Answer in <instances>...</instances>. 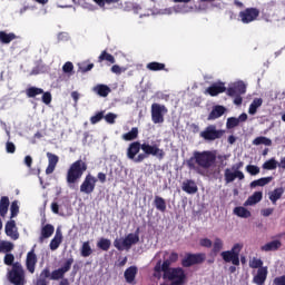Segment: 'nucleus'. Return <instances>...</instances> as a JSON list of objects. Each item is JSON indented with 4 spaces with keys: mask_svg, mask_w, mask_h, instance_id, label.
<instances>
[{
    "mask_svg": "<svg viewBox=\"0 0 285 285\" xmlns=\"http://www.w3.org/2000/svg\"><path fill=\"white\" fill-rule=\"evenodd\" d=\"M147 70H150L151 72H159L161 70H167V69L165 63L153 61L147 63Z\"/></svg>",
    "mask_w": 285,
    "mask_h": 285,
    "instance_id": "obj_35",
    "label": "nucleus"
},
{
    "mask_svg": "<svg viewBox=\"0 0 285 285\" xmlns=\"http://www.w3.org/2000/svg\"><path fill=\"white\" fill-rule=\"evenodd\" d=\"M114 246L115 248H117V250H124L126 247L124 246V240L121 242V239L116 238L114 240Z\"/></svg>",
    "mask_w": 285,
    "mask_h": 285,
    "instance_id": "obj_61",
    "label": "nucleus"
},
{
    "mask_svg": "<svg viewBox=\"0 0 285 285\" xmlns=\"http://www.w3.org/2000/svg\"><path fill=\"white\" fill-rule=\"evenodd\" d=\"M193 159L195 164L199 166V168H204V170H208L215 166L217 161V155L214 151L205 150V151H195L194 157L190 158L187 163L189 168H195V164H193Z\"/></svg>",
    "mask_w": 285,
    "mask_h": 285,
    "instance_id": "obj_1",
    "label": "nucleus"
},
{
    "mask_svg": "<svg viewBox=\"0 0 285 285\" xmlns=\"http://www.w3.org/2000/svg\"><path fill=\"white\" fill-rule=\"evenodd\" d=\"M52 274H50V268L46 267L41 273L40 277L42 279H48V277H51Z\"/></svg>",
    "mask_w": 285,
    "mask_h": 285,
    "instance_id": "obj_63",
    "label": "nucleus"
},
{
    "mask_svg": "<svg viewBox=\"0 0 285 285\" xmlns=\"http://www.w3.org/2000/svg\"><path fill=\"white\" fill-rule=\"evenodd\" d=\"M278 166L277 160H275V158H271L269 160H266L263 164V168L264 170H275Z\"/></svg>",
    "mask_w": 285,
    "mask_h": 285,
    "instance_id": "obj_48",
    "label": "nucleus"
},
{
    "mask_svg": "<svg viewBox=\"0 0 285 285\" xmlns=\"http://www.w3.org/2000/svg\"><path fill=\"white\" fill-rule=\"evenodd\" d=\"M88 170L86 161L79 159L72 163L67 171V184L72 186L83 177V173Z\"/></svg>",
    "mask_w": 285,
    "mask_h": 285,
    "instance_id": "obj_2",
    "label": "nucleus"
},
{
    "mask_svg": "<svg viewBox=\"0 0 285 285\" xmlns=\"http://www.w3.org/2000/svg\"><path fill=\"white\" fill-rule=\"evenodd\" d=\"M8 281L13 285H26V269L21 263L16 262L7 273Z\"/></svg>",
    "mask_w": 285,
    "mask_h": 285,
    "instance_id": "obj_3",
    "label": "nucleus"
},
{
    "mask_svg": "<svg viewBox=\"0 0 285 285\" xmlns=\"http://www.w3.org/2000/svg\"><path fill=\"white\" fill-rule=\"evenodd\" d=\"M104 118H105V121H107V124H115V119H117V115L109 112Z\"/></svg>",
    "mask_w": 285,
    "mask_h": 285,
    "instance_id": "obj_60",
    "label": "nucleus"
},
{
    "mask_svg": "<svg viewBox=\"0 0 285 285\" xmlns=\"http://www.w3.org/2000/svg\"><path fill=\"white\" fill-rule=\"evenodd\" d=\"M234 213L237 215V217H243L244 219H248V217H250V210L246 209L245 207H236Z\"/></svg>",
    "mask_w": 285,
    "mask_h": 285,
    "instance_id": "obj_45",
    "label": "nucleus"
},
{
    "mask_svg": "<svg viewBox=\"0 0 285 285\" xmlns=\"http://www.w3.org/2000/svg\"><path fill=\"white\" fill-rule=\"evenodd\" d=\"M246 171L252 176L259 175V167L256 165H247Z\"/></svg>",
    "mask_w": 285,
    "mask_h": 285,
    "instance_id": "obj_52",
    "label": "nucleus"
},
{
    "mask_svg": "<svg viewBox=\"0 0 285 285\" xmlns=\"http://www.w3.org/2000/svg\"><path fill=\"white\" fill-rule=\"evenodd\" d=\"M239 126V119L236 117H229L226 121V128L227 130H233V128H237Z\"/></svg>",
    "mask_w": 285,
    "mask_h": 285,
    "instance_id": "obj_50",
    "label": "nucleus"
},
{
    "mask_svg": "<svg viewBox=\"0 0 285 285\" xmlns=\"http://www.w3.org/2000/svg\"><path fill=\"white\" fill-rule=\"evenodd\" d=\"M10 208V198L8 196H2L0 198V217L4 218L8 215Z\"/></svg>",
    "mask_w": 285,
    "mask_h": 285,
    "instance_id": "obj_27",
    "label": "nucleus"
},
{
    "mask_svg": "<svg viewBox=\"0 0 285 285\" xmlns=\"http://www.w3.org/2000/svg\"><path fill=\"white\" fill-rule=\"evenodd\" d=\"M244 245L236 243L232 249L220 253V257L226 264H233V266H239V254L242 253Z\"/></svg>",
    "mask_w": 285,
    "mask_h": 285,
    "instance_id": "obj_5",
    "label": "nucleus"
},
{
    "mask_svg": "<svg viewBox=\"0 0 285 285\" xmlns=\"http://www.w3.org/2000/svg\"><path fill=\"white\" fill-rule=\"evenodd\" d=\"M250 268H264V261L261 258H253L250 263Z\"/></svg>",
    "mask_w": 285,
    "mask_h": 285,
    "instance_id": "obj_55",
    "label": "nucleus"
},
{
    "mask_svg": "<svg viewBox=\"0 0 285 285\" xmlns=\"http://www.w3.org/2000/svg\"><path fill=\"white\" fill-rule=\"evenodd\" d=\"M120 1L121 0H92L94 3L99 6V8H106V6L108 8H117Z\"/></svg>",
    "mask_w": 285,
    "mask_h": 285,
    "instance_id": "obj_30",
    "label": "nucleus"
},
{
    "mask_svg": "<svg viewBox=\"0 0 285 285\" xmlns=\"http://www.w3.org/2000/svg\"><path fill=\"white\" fill-rule=\"evenodd\" d=\"M19 215V202L13 200L10 205V219H14Z\"/></svg>",
    "mask_w": 285,
    "mask_h": 285,
    "instance_id": "obj_49",
    "label": "nucleus"
},
{
    "mask_svg": "<svg viewBox=\"0 0 285 285\" xmlns=\"http://www.w3.org/2000/svg\"><path fill=\"white\" fill-rule=\"evenodd\" d=\"M14 250V244L9 240H0V253H12Z\"/></svg>",
    "mask_w": 285,
    "mask_h": 285,
    "instance_id": "obj_37",
    "label": "nucleus"
},
{
    "mask_svg": "<svg viewBox=\"0 0 285 285\" xmlns=\"http://www.w3.org/2000/svg\"><path fill=\"white\" fill-rule=\"evenodd\" d=\"M36 266H37V254H35V249H31L27 254L26 267H27V271H29V273L33 274Z\"/></svg>",
    "mask_w": 285,
    "mask_h": 285,
    "instance_id": "obj_19",
    "label": "nucleus"
},
{
    "mask_svg": "<svg viewBox=\"0 0 285 285\" xmlns=\"http://www.w3.org/2000/svg\"><path fill=\"white\" fill-rule=\"evenodd\" d=\"M95 188H97V178L92 174H88L80 185V193L91 195V193H95Z\"/></svg>",
    "mask_w": 285,
    "mask_h": 285,
    "instance_id": "obj_11",
    "label": "nucleus"
},
{
    "mask_svg": "<svg viewBox=\"0 0 285 285\" xmlns=\"http://www.w3.org/2000/svg\"><path fill=\"white\" fill-rule=\"evenodd\" d=\"M17 39V35L10 32L7 33L6 31H0V43H10L11 41H14Z\"/></svg>",
    "mask_w": 285,
    "mask_h": 285,
    "instance_id": "obj_36",
    "label": "nucleus"
},
{
    "mask_svg": "<svg viewBox=\"0 0 285 285\" xmlns=\"http://www.w3.org/2000/svg\"><path fill=\"white\" fill-rule=\"evenodd\" d=\"M47 159L48 166L46 168V175H52V173H55V169L57 168V164H59V156L48 151Z\"/></svg>",
    "mask_w": 285,
    "mask_h": 285,
    "instance_id": "obj_17",
    "label": "nucleus"
},
{
    "mask_svg": "<svg viewBox=\"0 0 285 285\" xmlns=\"http://www.w3.org/2000/svg\"><path fill=\"white\" fill-rule=\"evenodd\" d=\"M4 233L7 237H10L13 242L19 239V229L17 228V222H14V219H10L6 223Z\"/></svg>",
    "mask_w": 285,
    "mask_h": 285,
    "instance_id": "obj_14",
    "label": "nucleus"
},
{
    "mask_svg": "<svg viewBox=\"0 0 285 285\" xmlns=\"http://www.w3.org/2000/svg\"><path fill=\"white\" fill-rule=\"evenodd\" d=\"M3 262L6 266H14V254L7 253L4 255Z\"/></svg>",
    "mask_w": 285,
    "mask_h": 285,
    "instance_id": "obj_51",
    "label": "nucleus"
},
{
    "mask_svg": "<svg viewBox=\"0 0 285 285\" xmlns=\"http://www.w3.org/2000/svg\"><path fill=\"white\" fill-rule=\"evenodd\" d=\"M142 150V144L139 141H132L127 148V158L135 164H141L142 160H137V155Z\"/></svg>",
    "mask_w": 285,
    "mask_h": 285,
    "instance_id": "obj_13",
    "label": "nucleus"
},
{
    "mask_svg": "<svg viewBox=\"0 0 285 285\" xmlns=\"http://www.w3.org/2000/svg\"><path fill=\"white\" fill-rule=\"evenodd\" d=\"M61 242H63V234H61V230L57 229L55 237L51 239L49 244L50 250H57V248L61 246Z\"/></svg>",
    "mask_w": 285,
    "mask_h": 285,
    "instance_id": "obj_26",
    "label": "nucleus"
},
{
    "mask_svg": "<svg viewBox=\"0 0 285 285\" xmlns=\"http://www.w3.org/2000/svg\"><path fill=\"white\" fill-rule=\"evenodd\" d=\"M104 61H107V63L112 65L116 63L117 60L115 59V56L109 53L107 50H104L98 57V63H104Z\"/></svg>",
    "mask_w": 285,
    "mask_h": 285,
    "instance_id": "obj_31",
    "label": "nucleus"
},
{
    "mask_svg": "<svg viewBox=\"0 0 285 285\" xmlns=\"http://www.w3.org/2000/svg\"><path fill=\"white\" fill-rule=\"evenodd\" d=\"M199 244L203 248H213V240L210 238H202Z\"/></svg>",
    "mask_w": 285,
    "mask_h": 285,
    "instance_id": "obj_57",
    "label": "nucleus"
},
{
    "mask_svg": "<svg viewBox=\"0 0 285 285\" xmlns=\"http://www.w3.org/2000/svg\"><path fill=\"white\" fill-rule=\"evenodd\" d=\"M269 200L272 204H277L278 199H282V195H284V187H279L274 189L273 191H269Z\"/></svg>",
    "mask_w": 285,
    "mask_h": 285,
    "instance_id": "obj_32",
    "label": "nucleus"
},
{
    "mask_svg": "<svg viewBox=\"0 0 285 285\" xmlns=\"http://www.w3.org/2000/svg\"><path fill=\"white\" fill-rule=\"evenodd\" d=\"M238 17L242 23H253V21H257V18L259 17V9L246 8L239 12Z\"/></svg>",
    "mask_w": 285,
    "mask_h": 285,
    "instance_id": "obj_10",
    "label": "nucleus"
},
{
    "mask_svg": "<svg viewBox=\"0 0 285 285\" xmlns=\"http://www.w3.org/2000/svg\"><path fill=\"white\" fill-rule=\"evenodd\" d=\"M222 92H226V83L222 81L212 83L205 90V95H209L210 97H217V95H222Z\"/></svg>",
    "mask_w": 285,
    "mask_h": 285,
    "instance_id": "obj_15",
    "label": "nucleus"
},
{
    "mask_svg": "<svg viewBox=\"0 0 285 285\" xmlns=\"http://www.w3.org/2000/svg\"><path fill=\"white\" fill-rule=\"evenodd\" d=\"M234 97V104L235 106H242L244 99L242 98V95L233 96Z\"/></svg>",
    "mask_w": 285,
    "mask_h": 285,
    "instance_id": "obj_64",
    "label": "nucleus"
},
{
    "mask_svg": "<svg viewBox=\"0 0 285 285\" xmlns=\"http://www.w3.org/2000/svg\"><path fill=\"white\" fill-rule=\"evenodd\" d=\"M273 181V177H264L250 183V188H257V186H266Z\"/></svg>",
    "mask_w": 285,
    "mask_h": 285,
    "instance_id": "obj_41",
    "label": "nucleus"
},
{
    "mask_svg": "<svg viewBox=\"0 0 285 285\" xmlns=\"http://www.w3.org/2000/svg\"><path fill=\"white\" fill-rule=\"evenodd\" d=\"M262 104H264V101L262 100V98H256L253 100V102L249 105V109L248 112L250 115H256L257 112V108H259L262 106Z\"/></svg>",
    "mask_w": 285,
    "mask_h": 285,
    "instance_id": "obj_43",
    "label": "nucleus"
},
{
    "mask_svg": "<svg viewBox=\"0 0 285 285\" xmlns=\"http://www.w3.org/2000/svg\"><path fill=\"white\" fill-rule=\"evenodd\" d=\"M253 145L254 146H262V145L263 146H273V140H271V138L259 136L253 140Z\"/></svg>",
    "mask_w": 285,
    "mask_h": 285,
    "instance_id": "obj_40",
    "label": "nucleus"
},
{
    "mask_svg": "<svg viewBox=\"0 0 285 285\" xmlns=\"http://www.w3.org/2000/svg\"><path fill=\"white\" fill-rule=\"evenodd\" d=\"M26 95L29 99H35V97L43 95V90L39 87H29L26 89Z\"/></svg>",
    "mask_w": 285,
    "mask_h": 285,
    "instance_id": "obj_38",
    "label": "nucleus"
},
{
    "mask_svg": "<svg viewBox=\"0 0 285 285\" xmlns=\"http://www.w3.org/2000/svg\"><path fill=\"white\" fill-rule=\"evenodd\" d=\"M264 194L262 191H255L252 196L247 198L245 202V206H255V204H259L263 199Z\"/></svg>",
    "mask_w": 285,
    "mask_h": 285,
    "instance_id": "obj_28",
    "label": "nucleus"
},
{
    "mask_svg": "<svg viewBox=\"0 0 285 285\" xmlns=\"http://www.w3.org/2000/svg\"><path fill=\"white\" fill-rule=\"evenodd\" d=\"M274 285H285V275L283 276H277L273 281Z\"/></svg>",
    "mask_w": 285,
    "mask_h": 285,
    "instance_id": "obj_62",
    "label": "nucleus"
},
{
    "mask_svg": "<svg viewBox=\"0 0 285 285\" xmlns=\"http://www.w3.org/2000/svg\"><path fill=\"white\" fill-rule=\"evenodd\" d=\"M53 234H55V226L50 224L45 225L41 229V235L39 237L40 244H43V239H48L52 237Z\"/></svg>",
    "mask_w": 285,
    "mask_h": 285,
    "instance_id": "obj_24",
    "label": "nucleus"
},
{
    "mask_svg": "<svg viewBox=\"0 0 285 285\" xmlns=\"http://www.w3.org/2000/svg\"><path fill=\"white\" fill-rule=\"evenodd\" d=\"M266 277H268V267L259 268L254 276V284L264 285L266 283Z\"/></svg>",
    "mask_w": 285,
    "mask_h": 285,
    "instance_id": "obj_22",
    "label": "nucleus"
},
{
    "mask_svg": "<svg viewBox=\"0 0 285 285\" xmlns=\"http://www.w3.org/2000/svg\"><path fill=\"white\" fill-rule=\"evenodd\" d=\"M161 273H164V263L158 261L154 267V277H156V279H161Z\"/></svg>",
    "mask_w": 285,
    "mask_h": 285,
    "instance_id": "obj_47",
    "label": "nucleus"
},
{
    "mask_svg": "<svg viewBox=\"0 0 285 285\" xmlns=\"http://www.w3.org/2000/svg\"><path fill=\"white\" fill-rule=\"evenodd\" d=\"M226 135V130L217 129V126L209 125L200 132V137L205 141H215V139H222Z\"/></svg>",
    "mask_w": 285,
    "mask_h": 285,
    "instance_id": "obj_7",
    "label": "nucleus"
},
{
    "mask_svg": "<svg viewBox=\"0 0 285 285\" xmlns=\"http://www.w3.org/2000/svg\"><path fill=\"white\" fill-rule=\"evenodd\" d=\"M42 104H46V106H50V104H52V94H50V91L42 94Z\"/></svg>",
    "mask_w": 285,
    "mask_h": 285,
    "instance_id": "obj_54",
    "label": "nucleus"
},
{
    "mask_svg": "<svg viewBox=\"0 0 285 285\" xmlns=\"http://www.w3.org/2000/svg\"><path fill=\"white\" fill-rule=\"evenodd\" d=\"M282 248V242L281 240H272L269 243H266L261 247V250L264 253H271L275 250H279Z\"/></svg>",
    "mask_w": 285,
    "mask_h": 285,
    "instance_id": "obj_25",
    "label": "nucleus"
},
{
    "mask_svg": "<svg viewBox=\"0 0 285 285\" xmlns=\"http://www.w3.org/2000/svg\"><path fill=\"white\" fill-rule=\"evenodd\" d=\"M179 259V254L176 252H173L171 254L169 252L164 253V261H163V268L166 271V268H170L171 264H175Z\"/></svg>",
    "mask_w": 285,
    "mask_h": 285,
    "instance_id": "obj_18",
    "label": "nucleus"
},
{
    "mask_svg": "<svg viewBox=\"0 0 285 285\" xmlns=\"http://www.w3.org/2000/svg\"><path fill=\"white\" fill-rule=\"evenodd\" d=\"M6 150L7 153H9L10 155H14V153L17 151V147L14 146V142L8 141L6 144Z\"/></svg>",
    "mask_w": 285,
    "mask_h": 285,
    "instance_id": "obj_59",
    "label": "nucleus"
},
{
    "mask_svg": "<svg viewBox=\"0 0 285 285\" xmlns=\"http://www.w3.org/2000/svg\"><path fill=\"white\" fill-rule=\"evenodd\" d=\"M184 193H187V195H195L199 188L197 187V184L193 179H187L183 183L181 186Z\"/></svg>",
    "mask_w": 285,
    "mask_h": 285,
    "instance_id": "obj_23",
    "label": "nucleus"
},
{
    "mask_svg": "<svg viewBox=\"0 0 285 285\" xmlns=\"http://www.w3.org/2000/svg\"><path fill=\"white\" fill-rule=\"evenodd\" d=\"M206 262V254L204 253H187L185 257L181 259V266L184 268H190V266H195L197 264H204Z\"/></svg>",
    "mask_w": 285,
    "mask_h": 285,
    "instance_id": "obj_8",
    "label": "nucleus"
},
{
    "mask_svg": "<svg viewBox=\"0 0 285 285\" xmlns=\"http://www.w3.org/2000/svg\"><path fill=\"white\" fill-rule=\"evenodd\" d=\"M134 244H139V234H128L122 240V246L126 250H130Z\"/></svg>",
    "mask_w": 285,
    "mask_h": 285,
    "instance_id": "obj_20",
    "label": "nucleus"
},
{
    "mask_svg": "<svg viewBox=\"0 0 285 285\" xmlns=\"http://www.w3.org/2000/svg\"><path fill=\"white\" fill-rule=\"evenodd\" d=\"M226 112V107L217 105L209 112L207 119L208 121H215V119H219Z\"/></svg>",
    "mask_w": 285,
    "mask_h": 285,
    "instance_id": "obj_21",
    "label": "nucleus"
},
{
    "mask_svg": "<svg viewBox=\"0 0 285 285\" xmlns=\"http://www.w3.org/2000/svg\"><path fill=\"white\" fill-rule=\"evenodd\" d=\"M95 68V63H83L82 66L79 67L80 72H82V75H85V72H90V70H92Z\"/></svg>",
    "mask_w": 285,
    "mask_h": 285,
    "instance_id": "obj_58",
    "label": "nucleus"
},
{
    "mask_svg": "<svg viewBox=\"0 0 285 285\" xmlns=\"http://www.w3.org/2000/svg\"><path fill=\"white\" fill-rule=\"evenodd\" d=\"M150 155L157 157V159H164V157H166V151L159 148L158 145L142 142V154H138L137 161H144L145 159H148Z\"/></svg>",
    "mask_w": 285,
    "mask_h": 285,
    "instance_id": "obj_4",
    "label": "nucleus"
},
{
    "mask_svg": "<svg viewBox=\"0 0 285 285\" xmlns=\"http://www.w3.org/2000/svg\"><path fill=\"white\" fill-rule=\"evenodd\" d=\"M212 246L213 255H217L222 250V248H224V242L220 238H215L214 244L212 243Z\"/></svg>",
    "mask_w": 285,
    "mask_h": 285,
    "instance_id": "obj_46",
    "label": "nucleus"
},
{
    "mask_svg": "<svg viewBox=\"0 0 285 285\" xmlns=\"http://www.w3.org/2000/svg\"><path fill=\"white\" fill-rule=\"evenodd\" d=\"M111 242L108 238H100L97 243V248H100V250H110Z\"/></svg>",
    "mask_w": 285,
    "mask_h": 285,
    "instance_id": "obj_44",
    "label": "nucleus"
},
{
    "mask_svg": "<svg viewBox=\"0 0 285 285\" xmlns=\"http://www.w3.org/2000/svg\"><path fill=\"white\" fill-rule=\"evenodd\" d=\"M72 70H75V65H72V62H70V61H67L62 66V72H65L66 75H70V72H72Z\"/></svg>",
    "mask_w": 285,
    "mask_h": 285,
    "instance_id": "obj_56",
    "label": "nucleus"
},
{
    "mask_svg": "<svg viewBox=\"0 0 285 285\" xmlns=\"http://www.w3.org/2000/svg\"><path fill=\"white\" fill-rule=\"evenodd\" d=\"M168 112V109L164 105L157 102L151 105V120L154 124H164V116Z\"/></svg>",
    "mask_w": 285,
    "mask_h": 285,
    "instance_id": "obj_9",
    "label": "nucleus"
},
{
    "mask_svg": "<svg viewBox=\"0 0 285 285\" xmlns=\"http://www.w3.org/2000/svg\"><path fill=\"white\" fill-rule=\"evenodd\" d=\"M242 168H244V161H238L230 168L225 169V183L226 184H233L236 179H239V181L245 179L244 171H242Z\"/></svg>",
    "mask_w": 285,
    "mask_h": 285,
    "instance_id": "obj_6",
    "label": "nucleus"
},
{
    "mask_svg": "<svg viewBox=\"0 0 285 285\" xmlns=\"http://www.w3.org/2000/svg\"><path fill=\"white\" fill-rule=\"evenodd\" d=\"M81 257H90L92 255V247H90V242H85L80 248Z\"/></svg>",
    "mask_w": 285,
    "mask_h": 285,
    "instance_id": "obj_42",
    "label": "nucleus"
},
{
    "mask_svg": "<svg viewBox=\"0 0 285 285\" xmlns=\"http://www.w3.org/2000/svg\"><path fill=\"white\" fill-rule=\"evenodd\" d=\"M72 264H75V258H68L63 266H61L58 269H55L51 273L50 279H53L55 282L59 281V279H63V277H66V273H68V271H70V268H72Z\"/></svg>",
    "mask_w": 285,
    "mask_h": 285,
    "instance_id": "obj_12",
    "label": "nucleus"
},
{
    "mask_svg": "<svg viewBox=\"0 0 285 285\" xmlns=\"http://www.w3.org/2000/svg\"><path fill=\"white\" fill-rule=\"evenodd\" d=\"M137 277V266H130L125 271V279L127 284H132Z\"/></svg>",
    "mask_w": 285,
    "mask_h": 285,
    "instance_id": "obj_29",
    "label": "nucleus"
},
{
    "mask_svg": "<svg viewBox=\"0 0 285 285\" xmlns=\"http://www.w3.org/2000/svg\"><path fill=\"white\" fill-rule=\"evenodd\" d=\"M154 206L160 212L166 213V199L160 196H155Z\"/></svg>",
    "mask_w": 285,
    "mask_h": 285,
    "instance_id": "obj_39",
    "label": "nucleus"
},
{
    "mask_svg": "<svg viewBox=\"0 0 285 285\" xmlns=\"http://www.w3.org/2000/svg\"><path fill=\"white\" fill-rule=\"evenodd\" d=\"M139 137V128L134 127L129 132L122 135L124 141H135Z\"/></svg>",
    "mask_w": 285,
    "mask_h": 285,
    "instance_id": "obj_33",
    "label": "nucleus"
},
{
    "mask_svg": "<svg viewBox=\"0 0 285 285\" xmlns=\"http://www.w3.org/2000/svg\"><path fill=\"white\" fill-rule=\"evenodd\" d=\"M94 90L97 92V95H99V97H107L111 92V89L108 87V85H97Z\"/></svg>",
    "mask_w": 285,
    "mask_h": 285,
    "instance_id": "obj_34",
    "label": "nucleus"
},
{
    "mask_svg": "<svg viewBox=\"0 0 285 285\" xmlns=\"http://www.w3.org/2000/svg\"><path fill=\"white\" fill-rule=\"evenodd\" d=\"M228 97H235L237 95H246V83L244 81L235 82L232 87L226 89Z\"/></svg>",
    "mask_w": 285,
    "mask_h": 285,
    "instance_id": "obj_16",
    "label": "nucleus"
},
{
    "mask_svg": "<svg viewBox=\"0 0 285 285\" xmlns=\"http://www.w3.org/2000/svg\"><path fill=\"white\" fill-rule=\"evenodd\" d=\"M104 114H105V111H98L95 116H92L90 118V122L92 125L99 124V121H101V119H104V117H105Z\"/></svg>",
    "mask_w": 285,
    "mask_h": 285,
    "instance_id": "obj_53",
    "label": "nucleus"
}]
</instances>
